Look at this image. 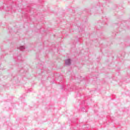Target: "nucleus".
Here are the masks:
<instances>
[{"label": "nucleus", "mask_w": 130, "mask_h": 130, "mask_svg": "<svg viewBox=\"0 0 130 130\" xmlns=\"http://www.w3.org/2000/svg\"><path fill=\"white\" fill-rule=\"evenodd\" d=\"M71 59H68L65 61L66 66H71Z\"/></svg>", "instance_id": "1"}, {"label": "nucleus", "mask_w": 130, "mask_h": 130, "mask_svg": "<svg viewBox=\"0 0 130 130\" xmlns=\"http://www.w3.org/2000/svg\"><path fill=\"white\" fill-rule=\"evenodd\" d=\"M26 47H25V46H20L18 47H17L18 49H19V50H21V51H23L24 49H25Z\"/></svg>", "instance_id": "2"}, {"label": "nucleus", "mask_w": 130, "mask_h": 130, "mask_svg": "<svg viewBox=\"0 0 130 130\" xmlns=\"http://www.w3.org/2000/svg\"><path fill=\"white\" fill-rule=\"evenodd\" d=\"M78 28L79 30V32H83L84 31V28H82L81 27H78Z\"/></svg>", "instance_id": "3"}, {"label": "nucleus", "mask_w": 130, "mask_h": 130, "mask_svg": "<svg viewBox=\"0 0 130 130\" xmlns=\"http://www.w3.org/2000/svg\"><path fill=\"white\" fill-rule=\"evenodd\" d=\"M81 111H82V112H86V109H85L84 108H82L81 109Z\"/></svg>", "instance_id": "4"}, {"label": "nucleus", "mask_w": 130, "mask_h": 130, "mask_svg": "<svg viewBox=\"0 0 130 130\" xmlns=\"http://www.w3.org/2000/svg\"><path fill=\"white\" fill-rule=\"evenodd\" d=\"M21 55H20V56H19L17 57V59H18V60H20V59H21Z\"/></svg>", "instance_id": "5"}, {"label": "nucleus", "mask_w": 130, "mask_h": 130, "mask_svg": "<svg viewBox=\"0 0 130 130\" xmlns=\"http://www.w3.org/2000/svg\"><path fill=\"white\" fill-rule=\"evenodd\" d=\"M105 23H106V22H107V19H106V20L104 21Z\"/></svg>", "instance_id": "6"}, {"label": "nucleus", "mask_w": 130, "mask_h": 130, "mask_svg": "<svg viewBox=\"0 0 130 130\" xmlns=\"http://www.w3.org/2000/svg\"><path fill=\"white\" fill-rule=\"evenodd\" d=\"M104 25V23L102 24L101 25V27H103Z\"/></svg>", "instance_id": "7"}, {"label": "nucleus", "mask_w": 130, "mask_h": 130, "mask_svg": "<svg viewBox=\"0 0 130 130\" xmlns=\"http://www.w3.org/2000/svg\"><path fill=\"white\" fill-rule=\"evenodd\" d=\"M7 11H10V10H9V7H8V10Z\"/></svg>", "instance_id": "8"}, {"label": "nucleus", "mask_w": 130, "mask_h": 130, "mask_svg": "<svg viewBox=\"0 0 130 130\" xmlns=\"http://www.w3.org/2000/svg\"><path fill=\"white\" fill-rule=\"evenodd\" d=\"M78 41H79V42L81 41V40H80V39H79V40H78Z\"/></svg>", "instance_id": "9"}, {"label": "nucleus", "mask_w": 130, "mask_h": 130, "mask_svg": "<svg viewBox=\"0 0 130 130\" xmlns=\"http://www.w3.org/2000/svg\"><path fill=\"white\" fill-rule=\"evenodd\" d=\"M11 8H12V7H10V9H11Z\"/></svg>", "instance_id": "10"}]
</instances>
